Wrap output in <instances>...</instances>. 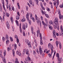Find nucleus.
<instances>
[{
    "instance_id": "nucleus-13",
    "label": "nucleus",
    "mask_w": 63,
    "mask_h": 63,
    "mask_svg": "<svg viewBox=\"0 0 63 63\" xmlns=\"http://www.w3.org/2000/svg\"><path fill=\"white\" fill-rule=\"evenodd\" d=\"M42 23L43 25H44V26H47V24H46L44 22V21H42Z\"/></svg>"
},
{
    "instance_id": "nucleus-63",
    "label": "nucleus",
    "mask_w": 63,
    "mask_h": 63,
    "mask_svg": "<svg viewBox=\"0 0 63 63\" xmlns=\"http://www.w3.org/2000/svg\"><path fill=\"white\" fill-rule=\"evenodd\" d=\"M57 24H56V25H55V28H57Z\"/></svg>"
},
{
    "instance_id": "nucleus-55",
    "label": "nucleus",
    "mask_w": 63,
    "mask_h": 63,
    "mask_svg": "<svg viewBox=\"0 0 63 63\" xmlns=\"http://www.w3.org/2000/svg\"><path fill=\"white\" fill-rule=\"evenodd\" d=\"M41 8H42V9H43V10H45V9H44V7L43 6H41Z\"/></svg>"
},
{
    "instance_id": "nucleus-52",
    "label": "nucleus",
    "mask_w": 63,
    "mask_h": 63,
    "mask_svg": "<svg viewBox=\"0 0 63 63\" xmlns=\"http://www.w3.org/2000/svg\"><path fill=\"white\" fill-rule=\"evenodd\" d=\"M56 1L54 2L53 3H54V6H55V5H56Z\"/></svg>"
},
{
    "instance_id": "nucleus-22",
    "label": "nucleus",
    "mask_w": 63,
    "mask_h": 63,
    "mask_svg": "<svg viewBox=\"0 0 63 63\" xmlns=\"http://www.w3.org/2000/svg\"><path fill=\"white\" fill-rule=\"evenodd\" d=\"M40 45H43V40H40Z\"/></svg>"
},
{
    "instance_id": "nucleus-42",
    "label": "nucleus",
    "mask_w": 63,
    "mask_h": 63,
    "mask_svg": "<svg viewBox=\"0 0 63 63\" xmlns=\"http://www.w3.org/2000/svg\"><path fill=\"white\" fill-rule=\"evenodd\" d=\"M31 43H30V44H28L29 47H31Z\"/></svg>"
},
{
    "instance_id": "nucleus-56",
    "label": "nucleus",
    "mask_w": 63,
    "mask_h": 63,
    "mask_svg": "<svg viewBox=\"0 0 63 63\" xmlns=\"http://www.w3.org/2000/svg\"><path fill=\"white\" fill-rule=\"evenodd\" d=\"M32 19L33 21V22H35V20H34V18L33 17L32 18Z\"/></svg>"
},
{
    "instance_id": "nucleus-12",
    "label": "nucleus",
    "mask_w": 63,
    "mask_h": 63,
    "mask_svg": "<svg viewBox=\"0 0 63 63\" xmlns=\"http://www.w3.org/2000/svg\"><path fill=\"white\" fill-rule=\"evenodd\" d=\"M15 63H19V61H18V59L17 58H16Z\"/></svg>"
},
{
    "instance_id": "nucleus-62",
    "label": "nucleus",
    "mask_w": 63,
    "mask_h": 63,
    "mask_svg": "<svg viewBox=\"0 0 63 63\" xmlns=\"http://www.w3.org/2000/svg\"><path fill=\"white\" fill-rule=\"evenodd\" d=\"M33 54H36V52H35V51L34 50H33Z\"/></svg>"
},
{
    "instance_id": "nucleus-61",
    "label": "nucleus",
    "mask_w": 63,
    "mask_h": 63,
    "mask_svg": "<svg viewBox=\"0 0 63 63\" xmlns=\"http://www.w3.org/2000/svg\"><path fill=\"white\" fill-rule=\"evenodd\" d=\"M9 42V40H7L6 41V44H8V42Z\"/></svg>"
},
{
    "instance_id": "nucleus-24",
    "label": "nucleus",
    "mask_w": 63,
    "mask_h": 63,
    "mask_svg": "<svg viewBox=\"0 0 63 63\" xmlns=\"http://www.w3.org/2000/svg\"><path fill=\"white\" fill-rule=\"evenodd\" d=\"M23 28L24 30L25 29V25H23Z\"/></svg>"
},
{
    "instance_id": "nucleus-7",
    "label": "nucleus",
    "mask_w": 63,
    "mask_h": 63,
    "mask_svg": "<svg viewBox=\"0 0 63 63\" xmlns=\"http://www.w3.org/2000/svg\"><path fill=\"white\" fill-rule=\"evenodd\" d=\"M15 38H16V41H17V43H18V42H19V40H18V37H17V36L16 35H15Z\"/></svg>"
},
{
    "instance_id": "nucleus-23",
    "label": "nucleus",
    "mask_w": 63,
    "mask_h": 63,
    "mask_svg": "<svg viewBox=\"0 0 63 63\" xmlns=\"http://www.w3.org/2000/svg\"><path fill=\"white\" fill-rule=\"evenodd\" d=\"M25 20H26L25 18H24L23 19H22V22H24L25 21Z\"/></svg>"
},
{
    "instance_id": "nucleus-35",
    "label": "nucleus",
    "mask_w": 63,
    "mask_h": 63,
    "mask_svg": "<svg viewBox=\"0 0 63 63\" xmlns=\"http://www.w3.org/2000/svg\"><path fill=\"white\" fill-rule=\"evenodd\" d=\"M53 35L54 34H56V32H55V31L54 30L53 32Z\"/></svg>"
},
{
    "instance_id": "nucleus-54",
    "label": "nucleus",
    "mask_w": 63,
    "mask_h": 63,
    "mask_svg": "<svg viewBox=\"0 0 63 63\" xmlns=\"http://www.w3.org/2000/svg\"><path fill=\"white\" fill-rule=\"evenodd\" d=\"M60 13H61L60 11H59L58 12V14L59 15H61V14H60Z\"/></svg>"
},
{
    "instance_id": "nucleus-38",
    "label": "nucleus",
    "mask_w": 63,
    "mask_h": 63,
    "mask_svg": "<svg viewBox=\"0 0 63 63\" xmlns=\"http://www.w3.org/2000/svg\"><path fill=\"white\" fill-rule=\"evenodd\" d=\"M26 51V50H25V49H24L23 50V54H24V53H25Z\"/></svg>"
},
{
    "instance_id": "nucleus-32",
    "label": "nucleus",
    "mask_w": 63,
    "mask_h": 63,
    "mask_svg": "<svg viewBox=\"0 0 63 63\" xmlns=\"http://www.w3.org/2000/svg\"><path fill=\"white\" fill-rule=\"evenodd\" d=\"M35 50L36 52H37L38 54H39V51H38V49H36Z\"/></svg>"
},
{
    "instance_id": "nucleus-4",
    "label": "nucleus",
    "mask_w": 63,
    "mask_h": 63,
    "mask_svg": "<svg viewBox=\"0 0 63 63\" xmlns=\"http://www.w3.org/2000/svg\"><path fill=\"white\" fill-rule=\"evenodd\" d=\"M29 13H27V14L26 15V18L27 20H29Z\"/></svg>"
},
{
    "instance_id": "nucleus-16",
    "label": "nucleus",
    "mask_w": 63,
    "mask_h": 63,
    "mask_svg": "<svg viewBox=\"0 0 63 63\" xmlns=\"http://www.w3.org/2000/svg\"><path fill=\"white\" fill-rule=\"evenodd\" d=\"M51 47H52L51 44L50 43H49L48 44V47L49 48H51Z\"/></svg>"
},
{
    "instance_id": "nucleus-46",
    "label": "nucleus",
    "mask_w": 63,
    "mask_h": 63,
    "mask_svg": "<svg viewBox=\"0 0 63 63\" xmlns=\"http://www.w3.org/2000/svg\"><path fill=\"white\" fill-rule=\"evenodd\" d=\"M26 54H28V56H29L30 55V54L27 52H26Z\"/></svg>"
},
{
    "instance_id": "nucleus-5",
    "label": "nucleus",
    "mask_w": 63,
    "mask_h": 63,
    "mask_svg": "<svg viewBox=\"0 0 63 63\" xmlns=\"http://www.w3.org/2000/svg\"><path fill=\"white\" fill-rule=\"evenodd\" d=\"M6 24L7 28L8 29H9L10 28V25H9V22L8 21L6 22Z\"/></svg>"
},
{
    "instance_id": "nucleus-31",
    "label": "nucleus",
    "mask_w": 63,
    "mask_h": 63,
    "mask_svg": "<svg viewBox=\"0 0 63 63\" xmlns=\"http://www.w3.org/2000/svg\"><path fill=\"white\" fill-rule=\"evenodd\" d=\"M35 18L36 20H38V17H37V16L36 15H35Z\"/></svg>"
},
{
    "instance_id": "nucleus-11",
    "label": "nucleus",
    "mask_w": 63,
    "mask_h": 63,
    "mask_svg": "<svg viewBox=\"0 0 63 63\" xmlns=\"http://www.w3.org/2000/svg\"><path fill=\"white\" fill-rule=\"evenodd\" d=\"M19 28H20V33H22V30L21 28V24H20V26H19Z\"/></svg>"
},
{
    "instance_id": "nucleus-8",
    "label": "nucleus",
    "mask_w": 63,
    "mask_h": 63,
    "mask_svg": "<svg viewBox=\"0 0 63 63\" xmlns=\"http://www.w3.org/2000/svg\"><path fill=\"white\" fill-rule=\"evenodd\" d=\"M39 52H40V54H42V53H43V51H42V50H41V47H40V48H39Z\"/></svg>"
},
{
    "instance_id": "nucleus-29",
    "label": "nucleus",
    "mask_w": 63,
    "mask_h": 63,
    "mask_svg": "<svg viewBox=\"0 0 63 63\" xmlns=\"http://www.w3.org/2000/svg\"><path fill=\"white\" fill-rule=\"evenodd\" d=\"M12 51L13 52V56H15V51H14V49H13L12 50Z\"/></svg>"
},
{
    "instance_id": "nucleus-19",
    "label": "nucleus",
    "mask_w": 63,
    "mask_h": 63,
    "mask_svg": "<svg viewBox=\"0 0 63 63\" xmlns=\"http://www.w3.org/2000/svg\"><path fill=\"white\" fill-rule=\"evenodd\" d=\"M5 39L6 40H8L9 39V36L8 35H6L5 37Z\"/></svg>"
},
{
    "instance_id": "nucleus-51",
    "label": "nucleus",
    "mask_w": 63,
    "mask_h": 63,
    "mask_svg": "<svg viewBox=\"0 0 63 63\" xmlns=\"http://www.w3.org/2000/svg\"><path fill=\"white\" fill-rule=\"evenodd\" d=\"M44 28L45 29H47V27L46 26H44Z\"/></svg>"
},
{
    "instance_id": "nucleus-44",
    "label": "nucleus",
    "mask_w": 63,
    "mask_h": 63,
    "mask_svg": "<svg viewBox=\"0 0 63 63\" xmlns=\"http://www.w3.org/2000/svg\"><path fill=\"white\" fill-rule=\"evenodd\" d=\"M16 17L17 19H19V17L18 16H17Z\"/></svg>"
},
{
    "instance_id": "nucleus-53",
    "label": "nucleus",
    "mask_w": 63,
    "mask_h": 63,
    "mask_svg": "<svg viewBox=\"0 0 63 63\" xmlns=\"http://www.w3.org/2000/svg\"><path fill=\"white\" fill-rule=\"evenodd\" d=\"M49 52H50V50H49L46 52V53H49Z\"/></svg>"
},
{
    "instance_id": "nucleus-48",
    "label": "nucleus",
    "mask_w": 63,
    "mask_h": 63,
    "mask_svg": "<svg viewBox=\"0 0 63 63\" xmlns=\"http://www.w3.org/2000/svg\"><path fill=\"white\" fill-rule=\"evenodd\" d=\"M19 55V56H21V53H20V52H19V53H18V54Z\"/></svg>"
},
{
    "instance_id": "nucleus-39",
    "label": "nucleus",
    "mask_w": 63,
    "mask_h": 63,
    "mask_svg": "<svg viewBox=\"0 0 63 63\" xmlns=\"http://www.w3.org/2000/svg\"><path fill=\"white\" fill-rule=\"evenodd\" d=\"M53 46H52L50 48H51V51H53Z\"/></svg>"
},
{
    "instance_id": "nucleus-10",
    "label": "nucleus",
    "mask_w": 63,
    "mask_h": 63,
    "mask_svg": "<svg viewBox=\"0 0 63 63\" xmlns=\"http://www.w3.org/2000/svg\"><path fill=\"white\" fill-rule=\"evenodd\" d=\"M60 19H61V18H62L63 19V16L61 15H60L59 16Z\"/></svg>"
},
{
    "instance_id": "nucleus-28",
    "label": "nucleus",
    "mask_w": 63,
    "mask_h": 63,
    "mask_svg": "<svg viewBox=\"0 0 63 63\" xmlns=\"http://www.w3.org/2000/svg\"><path fill=\"white\" fill-rule=\"evenodd\" d=\"M45 15L47 17V18H49V16H48V15H47V14H45Z\"/></svg>"
},
{
    "instance_id": "nucleus-21",
    "label": "nucleus",
    "mask_w": 63,
    "mask_h": 63,
    "mask_svg": "<svg viewBox=\"0 0 63 63\" xmlns=\"http://www.w3.org/2000/svg\"><path fill=\"white\" fill-rule=\"evenodd\" d=\"M39 37L40 38V40H42V33L40 34Z\"/></svg>"
},
{
    "instance_id": "nucleus-14",
    "label": "nucleus",
    "mask_w": 63,
    "mask_h": 63,
    "mask_svg": "<svg viewBox=\"0 0 63 63\" xmlns=\"http://www.w3.org/2000/svg\"><path fill=\"white\" fill-rule=\"evenodd\" d=\"M59 46H60V49L61 48V47H62L61 46V43H60V42H59Z\"/></svg>"
},
{
    "instance_id": "nucleus-43",
    "label": "nucleus",
    "mask_w": 63,
    "mask_h": 63,
    "mask_svg": "<svg viewBox=\"0 0 63 63\" xmlns=\"http://www.w3.org/2000/svg\"><path fill=\"white\" fill-rule=\"evenodd\" d=\"M53 36L54 38H56V34H53Z\"/></svg>"
},
{
    "instance_id": "nucleus-2",
    "label": "nucleus",
    "mask_w": 63,
    "mask_h": 63,
    "mask_svg": "<svg viewBox=\"0 0 63 63\" xmlns=\"http://www.w3.org/2000/svg\"><path fill=\"white\" fill-rule=\"evenodd\" d=\"M56 57H57L58 59V62L59 63H61V60L60 59L59 56V54H58V53H57L56 55Z\"/></svg>"
},
{
    "instance_id": "nucleus-30",
    "label": "nucleus",
    "mask_w": 63,
    "mask_h": 63,
    "mask_svg": "<svg viewBox=\"0 0 63 63\" xmlns=\"http://www.w3.org/2000/svg\"><path fill=\"white\" fill-rule=\"evenodd\" d=\"M40 18H38L37 21V23H38V24H39V23H40Z\"/></svg>"
},
{
    "instance_id": "nucleus-47",
    "label": "nucleus",
    "mask_w": 63,
    "mask_h": 63,
    "mask_svg": "<svg viewBox=\"0 0 63 63\" xmlns=\"http://www.w3.org/2000/svg\"><path fill=\"white\" fill-rule=\"evenodd\" d=\"M31 30H32L31 31L32 32L33 31V30L34 29H33V28L32 27H31Z\"/></svg>"
},
{
    "instance_id": "nucleus-17",
    "label": "nucleus",
    "mask_w": 63,
    "mask_h": 63,
    "mask_svg": "<svg viewBox=\"0 0 63 63\" xmlns=\"http://www.w3.org/2000/svg\"><path fill=\"white\" fill-rule=\"evenodd\" d=\"M16 24L18 26H19V24H18V22L17 21V20H16Z\"/></svg>"
},
{
    "instance_id": "nucleus-36",
    "label": "nucleus",
    "mask_w": 63,
    "mask_h": 63,
    "mask_svg": "<svg viewBox=\"0 0 63 63\" xmlns=\"http://www.w3.org/2000/svg\"><path fill=\"white\" fill-rule=\"evenodd\" d=\"M2 41L3 42H4L5 41V37H3L2 38Z\"/></svg>"
},
{
    "instance_id": "nucleus-15",
    "label": "nucleus",
    "mask_w": 63,
    "mask_h": 63,
    "mask_svg": "<svg viewBox=\"0 0 63 63\" xmlns=\"http://www.w3.org/2000/svg\"><path fill=\"white\" fill-rule=\"evenodd\" d=\"M25 42L26 43H27V44H28H28L29 45V44H30V42H29V40H25Z\"/></svg>"
},
{
    "instance_id": "nucleus-20",
    "label": "nucleus",
    "mask_w": 63,
    "mask_h": 63,
    "mask_svg": "<svg viewBox=\"0 0 63 63\" xmlns=\"http://www.w3.org/2000/svg\"><path fill=\"white\" fill-rule=\"evenodd\" d=\"M49 27L50 30H52V29H53V28H52V27L51 26H49Z\"/></svg>"
},
{
    "instance_id": "nucleus-26",
    "label": "nucleus",
    "mask_w": 63,
    "mask_h": 63,
    "mask_svg": "<svg viewBox=\"0 0 63 63\" xmlns=\"http://www.w3.org/2000/svg\"><path fill=\"white\" fill-rule=\"evenodd\" d=\"M17 47V46H16V44H15V47H14V49H15V50H16V48Z\"/></svg>"
},
{
    "instance_id": "nucleus-27",
    "label": "nucleus",
    "mask_w": 63,
    "mask_h": 63,
    "mask_svg": "<svg viewBox=\"0 0 63 63\" xmlns=\"http://www.w3.org/2000/svg\"><path fill=\"white\" fill-rule=\"evenodd\" d=\"M10 41L11 42H13V38H12L11 37H10Z\"/></svg>"
},
{
    "instance_id": "nucleus-33",
    "label": "nucleus",
    "mask_w": 63,
    "mask_h": 63,
    "mask_svg": "<svg viewBox=\"0 0 63 63\" xmlns=\"http://www.w3.org/2000/svg\"><path fill=\"white\" fill-rule=\"evenodd\" d=\"M47 11H48V12H50V10L48 7H47Z\"/></svg>"
},
{
    "instance_id": "nucleus-41",
    "label": "nucleus",
    "mask_w": 63,
    "mask_h": 63,
    "mask_svg": "<svg viewBox=\"0 0 63 63\" xmlns=\"http://www.w3.org/2000/svg\"><path fill=\"white\" fill-rule=\"evenodd\" d=\"M36 3L37 5H38V3H39V0H36Z\"/></svg>"
},
{
    "instance_id": "nucleus-25",
    "label": "nucleus",
    "mask_w": 63,
    "mask_h": 63,
    "mask_svg": "<svg viewBox=\"0 0 63 63\" xmlns=\"http://www.w3.org/2000/svg\"><path fill=\"white\" fill-rule=\"evenodd\" d=\"M29 2H30V3L31 5L32 4V0H29Z\"/></svg>"
},
{
    "instance_id": "nucleus-1",
    "label": "nucleus",
    "mask_w": 63,
    "mask_h": 63,
    "mask_svg": "<svg viewBox=\"0 0 63 63\" xmlns=\"http://www.w3.org/2000/svg\"><path fill=\"white\" fill-rule=\"evenodd\" d=\"M54 23L56 25L57 24L58 25H59L58 23V19L57 18H55V19L53 21Z\"/></svg>"
},
{
    "instance_id": "nucleus-9",
    "label": "nucleus",
    "mask_w": 63,
    "mask_h": 63,
    "mask_svg": "<svg viewBox=\"0 0 63 63\" xmlns=\"http://www.w3.org/2000/svg\"><path fill=\"white\" fill-rule=\"evenodd\" d=\"M49 23L50 24H52V25H53V22L52 21V20H50L49 21Z\"/></svg>"
},
{
    "instance_id": "nucleus-3",
    "label": "nucleus",
    "mask_w": 63,
    "mask_h": 63,
    "mask_svg": "<svg viewBox=\"0 0 63 63\" xmlns=\"http://www.w3.org/2000/svg\"><path fill=\"white\" fill-rule=\"evenodd\" d=\"M0 56L1 57V58H2V60L4 62H5L6 63V60H5V57H3L2 55L1 54H0Z\"/></svg>"
},
{
    "instance_id": "nucleus-64",
    "label": "nucleus",
    "mask_w": 63,
    "mask_h": 63,
    "mask_svg": "<svg viewBox=\"0 0 63 63\" xmlns=\"http://www.w3.org/2000/svg\"><path fill=\"white\" fill-rule=\"evenodd\" d=\"M19 53V52L18 51H17L16 52V53L17 55V54H18V53Z\"/></svg>"
},
{
    "instance_id": "nucleus-45",
    "label": "nucleus",
    "mask_w": 63,
    "mask_h": 63,
    "mask_svg": "<svg viewBox=\"0 0 63 63\" xmlns=\"http://www.w3.org/2000/svg\"><path fill=\"white\" fill-rule=\"evenodd\" d=\"M29 22L30 24H31V20H29Z\"/></svg>"
},
{
    "instance_id": "nucleus-6",
    "label": "nucleus",
    "mask_w": 63,
    "mask_h": 63,
    "mask_svg": "<svg viewBox=\"0 0 63 63\" xmlns=\"http://www.w3.org/2000/svg\"><path fill=\"white\" fill-rule=\"evenodd\" d=\"M60 29L61 31V33L63 34V29H62V26L61 25L60 27Z\"/></svg>"
},
{
    "instance_id": "nucleus-34",
    "label": "nucleus",
    "mask_w": 63,
    "mask_h": 63,
    "mask_svg": "<svg viewBox=\"0 0 63 63\" xmlns=\"http://www.w3.org/2000/svg\"><path fill=\"white\" fill-rule=\"evenodd\" d=\"M6 16H7V17H9V16H10V14H9V13H6Z\"/></svg>"
},
{
    "instance_id": "nucleus-49",
    "label": "nucleus",
    "mask_w": 63,
    "mask_h": 63,
    "mask_svg": "<svg viewBox=\"0 0 63 63\" xmlns=\"http://www.w3.org/2000/svg\"><path fill=\"white\" fill-rule=\"evenodd\" d=\"M0 12H2V7H1V6H0Z\"/></svg>"
},
{
    "instance_id": "nucleus-57",
    "label": "nucleus",
    "mask_w": 63,
    "mask_h": 63,
    "mask_svg": "<svg viewBox=\"0 0 63 63\" xmlns=\"http://www.w3.org/2000/svg\"><path fill=\"white\" fill-rule=\"evenodd\" d=\"M18 43V45L19 46V47H20V43H19L18 42V43Z\"/></svg>"
},
{
    "instance_id": "nucleus-59",
    "label": "nucleus",
    "mask_w": 63,
    "mask_h": 63,
    "mask_svg": "<svg viewBox=\"0 0 63 63\" xmlns=\"http://www.w3.org/2000/svg\"><path fill=\"white\" fill-rule=\"evenodd\" d=\"M11 21L12 22H13V21H14L13 20V19H12V18H11Z\"/></svg>"
},
{
    "instance_id": "nucleus-50",
    "label": "nucleus",
    "mask_w": 63,
    "mask_h": 63,
    "mask_svg": "<svg viewBox=\"0 0 63 63\" xmlns=\"http://www.w3.org/2000/svg\"><path fill=\"white\" fill-rule=\"evenodd\" d=\"M6 1L7 3V5H8V0H6Z\"/></svg>"
},
{
    "instance_id": "nucleus-58",
    "label": "nucleus",
    "mask_w": 63,
    "mask_h": 63,
    "mask_svg": "<svg viewBox=\"0 0 63 63\" xmlns=\"http://www.w3.org/2000/svg\"><path fill=\"white\" fill-rule=\"evenodd\" d=\"M59 0H57V5H59Z\"/></svg>"
},
{
    "instance_id": "nucleus-60",
    "label": "nucleus",
    "mask_w": 63,
    "mask_h": 63,
    "mask_svg": "<svg viewBox=\"0 0 63 63\" xmlns=\"http://www.w3.org/2000/svg\"><path fill=\"white\" fill-rule=\"evenodd\" d=\"M7 50L8 51H10V48H9V47H7Z\"/></svg>"
},
{
    "instance_id": "nucleus-40",
    "label": "nucleus",
    "mask_w": 63,
    "mask_h": 63,
    "mask_svg": "<svg viewBox=\"0 0 63 63\" xmlns=\"http://www.w3.org/2000/svg\"><path fill=\"white\" fill-rule=\"evenodd\" d=\"M26 10L27 11H28V7L27 6H26Z\"/></svg>"
},
{
    "instance_id": "nucleus-37",
    "label": "nucleus",
    "mask_w": 63,
    "mask_h": 63,
    "mask_svg": "<svg viewBox=\"0 0 63 63\" xmlns=\"http://www.w3.org/2000/svg\"><path fill=\"white\" fill-rule=\"evenodd\" d=\"M28 59L29 60V61H30L31 60V59L29 57V56H28Z\"/></svg>"
},
{
    "instance_id": "nucleus-18",
    "label": "nucleus",
    "mask_w": 63,
    "mask_h": 63,
    "mask_svg": "<svg viewBox=\"0 0 63 63\" xmlns=\"http://www.w3.org/2000/svg\"><path fill=\"white\" fill-rule=\"evenodd\" d=\"M3 53L4 54V57H5V55H6V50H4Z\"/></svg>"
}]
</instances>
